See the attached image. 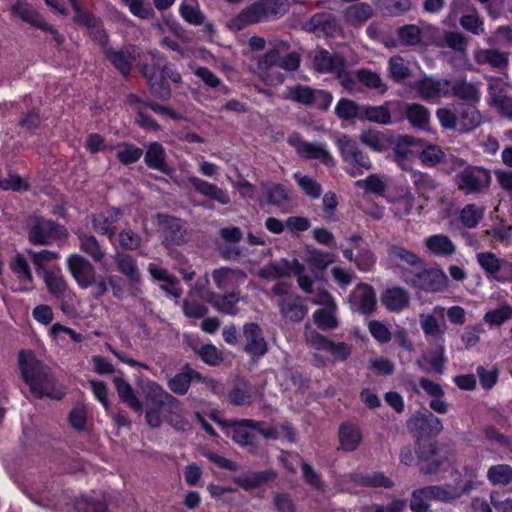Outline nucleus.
I'll return each mask as SVG.
<instances>
[{"label": "nucleus", "mask_w": 512, "mask_h": 512, "mask_svg": "<svg viewBox=\"0 0 512 512\" xmlns=\"http://www.w3.org/2000/svg\"><path fill=\"white\" fill-rule=\"evenodd\" d=\"M80 247L82 251L89 254L94 261L100 262L104 271L108 272L110 270L107 262L103 260L104 252L99 247L95 237L87 235L80 236Z\"/></svg>", "instance_id": "53"}, {"label": "nucleus", "mask_w": 512, "mask_h": 512, "mask_svg": "<svg viewBox=\"0 0 512 512\" xmlns=\"http://www.w3.org/2000/svg\"><path fill=\"white\" fill-rule=\"evenodd\" d=\"M401 279L406 284L427 292H440L448 286V277L442 269L424 268V265L415 271H403Z\"/></svg>", "instance_id": "5"}, {"label": "nucleus", "mask_w": 512, "mask_h": 512, "mask_svg": "<svg viewBox=\"0 0 512 512\" xmlns=\"http://www.w3.org/2000/svg\"><path fill=\"white\" fill-rule=\"evenodd\" d=\"M283 436L289 442L295 441L293 429L288 424L280 428H271L259 422L252 420H243L233 425L232 438L242 446H253L262 439L278 438Z\"/></svg>", "instance_id": "2"}, {"label": "nucleus", "mask_w": 512, "mask_h": 512, "mask_svg": "<svg viewBox=\"0 0 512 512\" xmlns=\"http://www.w3.org/2000/svg\"><path fill=\"white\" fill-rule=\"evenodd\" d=\"M388 201L392 204V210L397 217L410 214L414 207L413 195L404 189L399 192L397 197L389 198Z\"/></svg>", "instance_id": "51"}, {"label": "nucleus", "mask_w": 512, "mask_h": 512, "mask_svg": "<svg viewBox=\"0 0 512 512\" xmlns=\"http://www.w3.org/2000/svg\"><path fill=\"white\" fill-rule=\"evenodd\" d=\"M348 302L351 310L370 314L376 305L375 292L368 284H358L350 294Z\"/></svg>", "instance_id": "16"}, {"label": "nucleus", "mask_w": 512, "mask_h": 512, "mask_svg": "<svg viewBox=\"0 0 512 512\" xmlns=\"http://www.w3.org/2000/svg\"><path fill=\"white\" fill-rule=\"evenodd\" d=\"M484 207L475 204H467L460 212V220L468 229L475 228L484 216Z\"/></svg>", "instance_id": "55"}, {"label": "nucleus", "mask_w": 512, "mask_h": 512, "mask_svg": "<svg viewBox=\"0 0 512 512\" xmlns=\"http://www.w3.org/2000/svg\"><path fill=\"white\" fill-rule=\"evenodd\" d=\"M487 478L493 485H508L512 481V467L507 464L491 466Z\"/></svg>", "instance_id": "56"}, {"label": "nucleus", "mask_w": 512, "mask_h": 512, "mask_svg": "<svg viewBox=\"0 0 512 512\" xmlns=\"http://www.w3.org/2000/svg\"><path fill=\"white\" fill-rule=\"evenodd\" d=\"M360 141L375 152L386 151L390 145V138L387 133L374 129L362 131L360 134Z\"/></svg>", "instance_id": "40"}, {"label": "nucleus", "mask_w": 512, "mask_h": 512, "mask_svg": "<svg viewBox=\"0 0 512 512\" xmlns=\"http://www.w3.org/2000/svg\"><path fill=\"white\" fill-rule=\"evenodd\" d=\"M282 460L285 466L290 470L294 471L297 465H301L303 476L307 483L311 486L320 488L321 487V479L319 475L309 466L307 463L302 462V459L299 455L285 453L282 455Z\"/></svg>", "instance_id": "34"}, {"label": "nucleus", "mask_w": 512, "mask_h": 512, "mask_svg": "<svg viewBox=\"0 0 512 512\" xmlns=\"http://www.w3.org/2000/svg\"><path fill=\"white\" fill-rule=\"evenodd\" d=\"M168 414L167 404H146V422L150 427L157 428Z\"/></svg>", "instance_id": "63"}, {"label": "nucleus", "mask_w": 512, "mask_h": 512, "mask_svg": "<svg viewBox=\"0 0 512 512\" xmlns=\"http://www.w3.org/2000/svg\"><path fill=\"white\" fill-rule=\"evenodd\" d=\"M269 203L282 207L288 201V192L279 184H268L263 187Z\"/></svg>", "instance_id": "64"}, {"label": "nucleus", "mask_w": 512, "mask_h": 512, "mask_svg": "<svg viewBox=\"0 0 512 512\" xmlns=\"http://www.w3.org/2000/svg\"><path fill=\"white\" fill-rule=\"evenodd\" d=\"M115 263L118 270L132 283L137 284L140 282V274L136 262L130 255L117 253L115 255Z\"/></svg>", "instance_id": "48"}, {"label": "nucleus", "mask_w": 512, "mask_h": 512, "mask_svg": "<svg viewBox=\"0 0 512 512\" xmlns=\"http://www.w3.org/2000/svg\"><path fill=\"white\" fill-rule=\"evenodd\" d=\"M67 265L71 275L81 288L87 289L92 285L95 271L85 258L78 254L70 255L67 258Z\"/></svg>", "instance_id": "17"}, {"label": "nucleus", "mask_w": 512, "mask_h": 512, "mask_svg": "<svg viewBox=\"0 0 512 512\" xmlns=\"http://www.w3.org/2000/svg\"><path fill=\"white\" fill-rule=\"evenodd\" d=\"M145 162L153 169H157L161 172L167 171L165 151L161 144L154 142L148 146L145 154Z\"/></svg>", "instance_id": "52"}, {"label": "nucleus", "mask_w": 512, "mask_h": 512, "mask_svg": "<svg viewBox=\"0 0 512 512\" xmlns=\"http://www.w3.org/2000/svg\"><path fill=\"white\" fill-rule=\"evenodd\" d=\"M474 59L478 64H488L499 70L507 69L509 63L507 53L495 49H477Z\"/></svg>", "instance_id": "33"}, {"label": "nucleus", "mask_w": 512, "mask_h": 512, "mask_svg": "<svg viewBox=\"0 0 512 512\" xmlns=\"http://www.w3.org/2000/svg\"><path fill=\"white\" fill-rule=\"evenodd\" d=\"M113 382L121 401L126 403L134 411H141L143 407L142 402L136 396L132 386L121 377H115Z\"/></svg>", "instance_id": "44"}, {"label": "nucleus", "mask_w": 512, "mask_h": 512, "mask_svg": "<svg viewBox=\"0 0 512 512\" xmlns=\"http://www.w3.org/2000/svg\"><path fill=\"white\" fill-rule=\"evenodd\" d=\"M409 300L408 292L401 287L387 288L381 295L382 304L391 312L402 311L408 306Z\"/></svg>", "instance_id": "27"}, {"label": "nucleus", "mask_w": 512, "mask_h": 512, "mask_svg": "<svg viewBox=\"0 0 512 512\" xmlns=\"http://www.w3.org/2000/svg\"><path fill=\"white\" fill-rule=\"evenodd\" d=\"M452 170H462L456 176V183L460 190L466 194L480 193L484 191L491 182V175L487 169L479 166L465 165V163L457 158H451Z\"/></svg>", "instance_id": "4"}, {"label": "nucleus", "mask_w": 512, "mask_h": 512, "mask_svg": "<svg viewBox=\"0 0 512 512\" xmlns=\"http://www.w3.org/2000/svg\"><path fill=\"white\" fill-rule=\"evenodd\" d=\"M12 11L23 21L33 26L40 27L43 30H49L54 33L52 28L43 20V18L31 5L24 2H17L13 5Z\"/></svg>", "instance_id": "37"}, {"label": "nucleus", "mask_w": 512, "mask_h": 512, "mask_svg": "<svg viewBox=\"0 0 512 512\" xmlns=\"http://www.w3.org/2000/svg\"><path fill=\"white\" fill-rule=\"evenodd\" d=\"M457 117L459 132L471 131L481 123V115L474 106L462 107Z\"/></svg>", "instance_id": "47"}, {"label": "nucleus", "mask_w": 512, "mask_h": 512, "mask_svg": "<svg viewBox=\"0 0 512 512\" xmlns=\"http://www.w3.org/2000/svg\"><path fill=\"white\" fill-rule=\"evenodd\" d=\"M356 77L359 83L369 89L377 90L380 94H383L387 90V85L383 83L380 76L367 69H360L356 72Z\"/></svg>", "instance_id": "57"}, {"label": "nucleus", "mask_w": 512, "mask_h": 512, "mask_svg": "<svg viewBox=\"0 0 512 512\" xmlns=\"http://www.w3.org/2000/svg\"><path fill=\"white\" fill-rule=\"evenodd\" d=\"M188 180L190 184L195 188V190L200 194L215 200L222 205H228L230 203L231 200L228 193L218 186L196 176H191L188 178Z\"/></svg>", "instance_id": "26"}, {"label": "nucleus", "mask_w": 512, "mask_h": 512, "mask_svg": "<svg viewBox=\"0 0 512 512\" xmlns=\"http://www.w3.org/2000/svg\"><path fill=\"white\" fill-rule=\"evenodd\" d=\"M148 271L154 280L162 282L160 288L167 294L176 299L181 297L182 289L180 288L179 281L175 276L155 264H150L148 266Z\"/></svg>", "instance_id": "25"}, {"label": "nucleus", "mask_w": 512, "mask_h": 512, "mask_svg": "<svg viewBox=\"0 0 512 512\" xmlns=\"http://www.w3.org/2000/svg\"><path fill=\"white\" fill-rule=\"evenodd\" d=\"M157 220L166 246L184 242L185 231L179 219L168 215H158Z\"/></svg>", "instance_id": "20"}, {"label": "nucleus", "mask_w": 512, "mask_h": 512, "mask_svg": "<svg viewBox=\"0 0 512 512\" xmlns=\"http://www.w3.org/2000/svg\"><path fill=\"white\" fill-rule=\"evenodd\" d=\"M286 10L284 0H257L228 21L229 28L241 30L248 25L276 16Z\"/></svg>", "instance_id": "3"}, {"label": "nucleus", "mask_w": 512, "mask_h": 512, "mask_svg": "<svg viewBox=\"0 0 512 512\" xmlns=\"http://www.w3.org/2000/svg\"><path fill=\"white\" fill-rule=\"evenodd\" d=\"M372 13L371 5L360 2L345 9L344 20L350 26L359 27L372 16Z\"/></svg>", "instance_id": "39"}, {"label": "nucleus", "mask_w": 512, "mask_h": 512, "mask_svg": "<svg viewBox=\"0 0 512 512\" xmlns=\"http://www.w3.org/2000/svg\"><path fill=\"white\" fill-rule=\"evenodd\" d=\"M445 309L441 306L433 308L431 313L420 316V325L426 336L438 337L443 340L444 330L441 323L444 322Z\"/></svg>", "instance_id": "24"}, {"label": "nucleus", "mask_w": 512, "mask_h": 512, "mask_svg": "<svg viewBox=\"0 0 512 512\" xmlns=\"http://www.w3.org/2000/svg\"><path fill=\"white\" fill-rule=\"evenodd\" d=\"M335 260V255L331 252L319 249H308L305 262L318 270L326 269Z\"/></svg>", "instance_id": "54"}, {"label": "nucleus", "mask_w": 512, "mask_h": 512, "mask_svg": "<svg viewBox=\"0 0 512 512\" xmlns=\"http://www.w3.org/2000/svg\"><path fill=\"white\" fill-rule=\"evenodd\" d=\"M438 30L429 24L421 26L406 25L399 29L398 35L401 42L405 45H430L434 43Z\"/></svg>", "instance_id": "14"}, {"label": "nucleus", "mask_w": 512, "mask_h": 512, "mask_svg": "<svg viewBox=\"0 0 512 512\" xmlns=\"http://www.w3.org/2000/svg\"><path fill=\"white\" fill-rule=\"evenodd\" d=\"M67 230L53 221L44 218H35L30 225L28 238L34 245H49L53 241L67 236Z\"/></svg>", "instance_id": "10"}, {"label": "nucleus", "mask_w": 512, "mask_h": 512, "mask_svg": "<svg viewBox=\"0 0 512 512\" xmlns=\"http://www.w3.org/2000/svg\"><path fill=\"white\" fill-rule=\"evenodd\" d=\"M476 260L487 276L498 282H512V262L497 257L492 252H479Z\"/></svg>", "instance_id": "13"}, {"label": "nucleus", "mask_w": 512, "mask_h": 512, "mask_svg": "<svg viewBox=\"0 0 512 512\" xmlns=\"http://www.w3.org/2000/svg\"><path fill=\"white\" fill-rule=\"evenodd\" d=\"M459 496L458 489L452 486H429L416 490L410 502V508L413 512H426L428 510L429 499L440 501H449Z\"/></svg>", "instance_id": "11"}, {"label": "nucleus", "mask_w": 512, "mask_h": 512, "mask_svg": "<svg viewBox=\"0 0 512 512\" xmlns=\"http://www.w3.org/2000/svg\"><path fill=\"white\" fill-rule=\"evenodd\" d=\"M243 332L246 340L245 351L253 357L263 356L267 352V342L260 327L249 323L244 325Z\"/></svg>", "instance_id": "21"}, {"label": "nucleus", "mask_w": 512, "mask_h": 512, "mask_svg": "<svg viewBox=\"0 0 512 512\" xmlns=\"http://www.w3.org/2000/svg\"><path fill=\"white\" fill-rule=\"evenodd\" d=\"M279 307L282 316L294 322L301 321L307 313L299 296H287L279 303Z\"/></svg>", "instance_id": "36"}, {"label": "nucleus", "mask_w": 512, "mask_h": 512, "mask_svg": "<svg viewBox=\"0 0 512 512\" xmlns=\"http://www.w3.org/2000/svg\"><path fill=\"white\" fill-rule=\"evenodd\" d=\"M288 143L296 150L300 158L317 160L328 167L334 166L335 164L334 158L328 150L326 143L304 141L298 134L290 135L288 137Z\"/></svg>", "instance_id": "9"}, {"label": "nucleus", "mask_w": 512, "mask_h": 512, "mask_svg": "<svg viewBox=\"0 0 512 512\" xmlns=\"http://www.w3.org/2000/svg\"><path fill=\"white\" fill-rule=\"evenodd\" d=\"M422 148V140L410 136H400L394 143L396 161L402 165L404 159L409 158Z\"/></svg>", "instance_id": "38"}, {"label": "nucleus", "mask_w": 512, "mask_h": 512, "mask_svg": "<svg viewBox=\"0 0 512 512\" xmlns=\"http://www.w3.org/2000/svg\"><path fill=\"white\" fill-rule=\"evenodd\" d=\"M355 185L361 189H365L368 192L383 195L388 185V180L384 176L372 174L366 179L356 181Z\"/></svg>", "instance_id": "60"}, {"label": "nucleus", "mask_w": 512, "mask_h": 512, "mask_svg": "<svg viewBox=\"0 0 512 512\" xmlns=\"http://www.w3.org/2000/svg\"><path fill=\"white\" fill-rule=\"evenodd\" d=\"M212 278L219 289L227 290L243 284L246 275L238 269L219 268L214 270Z\"/></svg>", "instance_id": "28"}, {"label": "nucleus", "mask_w": 512, "mask_h": 512, "mask_svg": "<svg viewBox=\"0 0 512 512\" xmlns=\"http://www.w3.org/2000/svg\"><path fill=\"white\" fill-rule=\"evenodd\" d=\"M446 362L445 347L442 340L435 350L427 351L418 358L416 364L423 372L443 374Z\"/></svg>", "instance_id": "19"}, {"label": "nucleus", "mask_w": 512, "mask_h": 512, "mask_svg": "<svg viewBox=\"0 0 512 512\" xmlns=\"http://www.w3.org/2000/svg\"><path fill=\"white\" fill-rule=\"evenodd\" d=\"M419 96L424 100H436L451 94L450 82L433 77H424L415 86Z\"/></svg>", "instance_id": "18"}, {"label": "nucleus", "mask_w": 512, "mask_h": 512, "mask_svg": "<svg viewBox=\"0 0 512 512\" xmlns=\"http://www.w3.org/2000/svg\"><path fill=\"white\" fill-rule=\"evenodd\" d=\"M451 94L450 96H458L464 100L476 101L480 100V89L476 84L459 80L454 84L450 83Z\"/></svg>", "instance_id": "50"}, {"label": "nucleus", "mask_w": 512, "mask_h": 512, "mask_svg": "<svg viewBox=\"0 0 512 512\" xmlns=\"http://www.w3.org/2000/svg\"><path fill=\"white\" fill-rule=\"evenodd\" d=\"M68 1L76 12L75 20L77 22L85 24L89 29L90 36L94 39V41L105 46L107 42V36L102 27L98 24L97 20L82 13L76 0Z\"/></svg>", "instance_id": "35"}, {"label": "nucleus", "mask_w": 512, "mask_h": 512, "mask_svg": "<svg viewBox=\"0 0 512 512\" xmlns=\"http://www.w3.org/2000/svg\"><path fill=\"white\" fill-rule=\"evenodd\" d=\"M488 104L505 118L512 119V97L508 96L511 89L508 74L503 77L488 76Z\"/></svg>", "instance_id": "6"}, {"label": "nucleus", "mask_w": 512, "mask_h": 512, "mask_svg": "<svg viewBox=\"0 0 512 512\" xmlns=\"http://www.w3.org/2000/svg\"><path fill=\"white\" fill-rule=\"evenodd\" d=\"M362 440V434L356 425L343 424L339 428V441L343 450L354 451Z\"/></svg>", "instance_id": "42"}, {"label": "nucleus", "mask_w": 512, "mask_h": 512, "mask_svg": "<svg viewBox=\"0 0 512 512\" xmlns=\"http://www.w3.org/2000/svg\"><path fill=\"white\" fill-rule=\"evenodd\" d=\"M421 152L419 154L421 162L426 166H436L437 164L441 163L442 161L446 160V154L442 149L436 145H426L422 143Z\"/></svg>", "instance_id": "58"}, {"label": "nucleus", "mask_w": 512, "mask_h": 512, "mask_svg": "<svg viewBox=\"0 0 512 512\" xmlns=\"http://www.w3.org/2000/svg\"><path fill=\"white\" fill-rule=\"evenodd\" d=\"M337 305L334 307H325L316 310L313 313L314 323L319 329L327 331L333 330L338 326V320L336 317Z\"/></svg>", "instance_id": "49"}, {"label": "nucleus", "mask_w": 512, "mask_h": 512, "mask_svg": "<svg viewBox=\"0 0 512 512\" xmlns=\"http://www.w3.org/2000/svg\"><path fill=\"white\" fill-rule=\"evenodd\" d=\"M424 245L432 255L437 257H449L456 252L455 244L444 234H435L425 238Z\"/></svg>", "instance_id": "29"}, {"label": "nucleus", "mask_w": 512, "mask_h": 512, "mask_svg": "<svg viewBox=\"0 0 512 512\" xmlns=\"http://www.w3.org/2000/svg\"><path fill=\"white\" fill-rule=\"evenodd\" d=\"M41 276L43 277L50 294L57 298L64 297L67 284L59 267L51 268L50 271L45 272Z\"/></svg>", "instance_id": "43"}, {"label": "nucleus", "mask_w": 512, "mask_h": 512, "mask_svg": "<svg viewBox=\"0 0 512 512\" xmlns=\"http://www.w3.org/2000/svg\"><path fill=\"white\" fill-rule=\"evenodd\" d=\"M344 59L328 51L321 50L314 57L315 69L321 73H331L336 75L344 67Z\"/></svg>", "instance_id": "32"}, {"label": "nucleus", "mask_w": 512, "mask_h": 512, "mask_svg": "<svg viewBox=\"0 0 512 512\" xmlns=\"http://www.w3.org/2000/svg\"><path fill=\"white\" fill-rule=\"evenodd\" d=\"M19 367L25 383L34 395L53 399H60L63 396L61 387L57 385L32 352L21 351L19 353Z\"/></svg>", "instance_id": "1"}, {"label": "nucleus", "mask_w": 512, "mask_h": 512, "mask_svg": "<svg viewBox=\"0 0 512 512\" xmlns=\"http://www.w3.org/2000/svg\"><path fill=\"white\" fill-rule=\"evenodd\" d=\"M28 254L39 275H43L45 272L50 271L51 269L47 268L46 264L59 257L57 252L50 250H42L39 252L29 251Z\"/></svg>", "instance_id": "62"}, {"label": "nucleus", "mask_w": 512, "mask_h": 512, "mask_svg": "<svg viewBox=\"0 0 512 512\" xmlns=\"http://www.w3.org/2000/svg\"><path fill=\"white\" fill-rule=\"evenodd\" d=\"M360 120H367L382 125L391 124V115L388 103L379 106L363 105Z\"/></svg>", "instance_id": "45"}, {"label": "nucleus", "mask_w": 512, "mask_h": 512, "mask_svg": "<svg viewBox=\"0 0 512 512\" xmlns=\"http://www.w3.org/2000/svg\"><path fill=\"white\" fill-rule=\"evenodd\" d=\"M9 267L18 280V286L15 288V291H29L33 283V275L25 257L22 254H16L10 260Z\"/></svg>", "instance_id": "22"}, {"label": "nucleus", "mask_w": 512, "mask_h": 512, "mask_svg": "<svg viewBox=\"0 0 512 512\" xmlns=\"http://www.w3.org/2000/svg\"><path fill=\"white\" fill-rule=\"evenodd\" d=\"M194 380L200 381L202 378L199 373L187 367L171 378L168 382V386L175 394L183 395L188 391L191 382Z\"/></svg>", "instance_id": "41"}, {"label": "nucleus", "mask_w": 512, "mask_h": 512, "mask_svg": "<svg viewBox=\"0 0 512 512\" xmlns=\"http://www.w3.org/2000/svg\"><path fill=\"white\" fill-rule=\"evenodd\" d=\"M104 53L114 67L121 72V74L127 75L137 54V48L135 46L124 47L120 50L105 48Z\"/></svg>", "instance_id": "23"}, {"label": "nucleus", "mask_w": 512, "mask_h": 512, "mask_svg": "<svg viewBox=\"0 0 512 512\" xmlns=\"http://www.w3.org/2000/svg\"><path fill=\"white\" fill-rule=\"evenodd\" d=\"M362 111V106L358 105L353 100L347 98H341L336 106L335 113L340 119L350 120L353 118L360 119V112Z\"/></svg>", "instance_id": "59"}, {"label": "nucleus", "mask_w": 512, "mask_h": 512, "mask_svg": "<svg viewBox=\"0 0 512 512\" xmlns=\"http://www.w3.org/2000/svg\"><path fill=\"white\" fill-rule=\"evenodd\" d=\"M343 161L347 164V173L352 177L362 175L364 170L372 167L371 161L358 147L357 143L346 135L335 141Z\"/></svg>", "instance_id": "7"}, {"label": "nucleus", "mask_w": 512, "mask_h": 512, "mask_svg": "<svg viewBox=\"0 0 512 512\" xmlns=\"http://www.w3.org/2000/svg\"><path fill=\"white\" fill-rule=\"evenodd\" d=\"M277 278L294 275L297 277L299 288L308 294H313V281L315 276L308 273L305 266L297 259L287 260L281 259L279 261L271 262Z\"/></svg>", "instance_id": "12"}, {"label": "nucleus", "mask_w": 512, "mask_h": 512, "mask_svg": "<svg viewBox=\"0 0 512 512\" xmlns=\"http://www.w3.org/2000/svg\"><path fill=\"white\" fill-rule=\"evenodd\" d=\"M388 256L390 264L400 278L403 271H415L423 266L421 258L400 246L391 247Z\"/></svg>", "instance_id": "15"}, {"label": "nucleus", "mask_w": 512, "mask_h": 512, "mask_svg": "<svg viewBox=\"0 0 512 512\" xmlns=\"http://www.w3.org/2000/svg\"><path fill=\"white\" fill-rule=\"evenodd\" d=\"M142 391L146 404H167V407H176L177 399L154 381H147L142 386Z\"/></svg>", "instance_id": "30"}, {"label": "nucleus", "mask_w": 512, "mask_h": 512, "mask_svg": "<svg viewBox=\"0 0 512 512\" xmlns=\"http://www.w3.org/2000/svg\"><path fill=\"white\" fill-rule=\"evenodd\" d=\"M121 212L118 209L111 208L100 212L93 216V228L100 234L108 235L110 239L113 238L115 231L113 224L120 219Z\"/></svg>", "instance_id": "31"}, {"label": "nucleus", "mask_w": 512, "mask_h": 512, "mask_svg": "<svg viewBox=\"0 0 512 512\" xmlns=\"http://www.w3.org/2000/svg\"><path fill=\"white\" fill-rule=\"evenodd\" d=\"M314 91V89L308 86L296 85L294 87L287 88L283 93V96L286 99H290L304 105H311V102H313Z\"/></svg>", "instance_id": "61"}, {"label": "nucleus", "mask_w": 512, "mask_h": 512, "mask_svg": "<svg viewBox=\"0 0 512 512\" xmlns=\"http://www.w3.org/2000/svg\"><path fill=\"white\" fill-rule=\"evenodd\" d=\"M153 61V68L150 69L148 66L143 67V73L148 79L149 85L153 92L162 99H167L170 96V88L165 82L164 77L171 78L173 82H179L180 75L176 72L170 71L165 66L164 60L154 52L149 53Z\"/></svg>", "instance_id": "8"}, {"label": "nucleus", "mask_w": 512, "mask_h": 512, "mask_svg": "<svg viewBox=\"0 0 512 512\" xmlns=\"http://www.w3.org/2000/svg\"><path fill=\"white\" fill-rule=\"evenodd\" d=\"M404 110L406 112L407 119L413 127L427 129L430 120V113L423 105L416 103L405 104Z\"/></svg>", "instance_id": "46"}]
</instances>
